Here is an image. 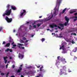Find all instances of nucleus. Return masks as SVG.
<instances>
[{"label": "nucleus", "instance_id": "59", "mask_svg": "<svg viewBox=\"0 0 77 77\" xmlns=\"http://www.w3.org/2000/svg\"><path fill=\"white\" fill-rule=\"evenodd\" d=\"M21 77H24V76L23 75H21Z\"/></svg>", "mask_w": 77, "mask_h": 77}, {"label": "nucleus", "instance_id": "7", "mask_svg": "<svg viewBox=\"0 0 77 77\" xmlns=\"http://www.w3.org/2000/svg\"><path fill=\"white\" fill-rule=\"evenodd\" d=\"M24 14V15L26 14V11L25 10H23V12L20 13V16L22 17Z\"/></svg>", "mask_w": 77, "mask_h": 77}, {"label": "nucleus", "instance_id": "17", "mask_svg": "<svg viewBox=\"0 0 77 77\" xmlns=\"http://www.w3.org/2000/svg\"><path fill=\"white\" fill-rule=\"evenodd\" d=\"M66 8H65L63 11L62 13H63L64 12L66 11Z\"/></svg>", "mask_w": 77, "mask_h": 77}, {"label": "nucleus", "instance_id": "47", "mask_svg": "<svg viewBox=\"0 0 77 77\" xmlns=\"http://www.w3.org/2000/svg\"><path fill=\"white\" fill-rule=\"evenodd\" d=\"M40 66H37V68H40Z\"/></svg>", "mask_w": 77, "mask_h": 77}, {"label": "nucleus", "instance_id": "3", "mask_svg": "<svg viewBox=\"0 0 77 77\" xmlns=\"http://www.w3.org/2000/svg\"><path fill=\"white\" fill-rule=\"evenodd\" d=\"M5 19V20L7 21L8 23H11V22H12V18H8V16H6Z\"/></svg>", "mask_w": 77, "mask_h": 77}, {"label": "nucleus", "instance_id": "24", "mask_svg": "<svg viewBox=\"0 0 77 77\" xmlns=\"http://www.w3.org/2000/svg\"><path fill=\"white\" fill-rule=\"evenodd\" d=\"M3 30V28L2 27H0V32H1Z\"/></svg>", "mask_w": 77, "mask_h": 77}, {"label": "nucleus", "instance_id": "16", "mask_svg": "<svg viewBox=\"0 0 77 77\" xmlns=\"http://www.w3.org/2000/svg\"><path fill=\"white\" fill-rule=\"evenodd\" d=\"M64 25H63V24H62V23H60L59 24V25L60 26V27H64Z\"/></svg>", "mask_w": 77, "mask_h": 77}, {"label": "nucleus", "instance_id": "21", "mask_svg": "<svg viewBox=\"0 0 77 77\" xmlns=\"http://www.w3.org/2000/svg\"><path fill=\"white\" fill-rule=\"evenodd\" d=\"M42 42H43L44 41H45V38H42Z\"/></svg>", "mask_w": 77, "mask_h": 77}, {"label": "nucleus", "instance_id": "36", "mask_svg": "<svg viewBox=\"0 0 77 77\" xmlns=\"http://www.w3.org/2000/svg\"><path fill=\"white\" fill-rule=\"evenodd\" d=\"M60 57V56H58L57 57V60H59V58Z\"/></svg>", "mask_w": 77, "mask_h": 77}, {"label": "nucleus", "instance_id": "14", "mask_svg": "<svg viewBox=\"0 0 77 77\" xmlns=\"http://www.w3.org/2000/svg\"><path fill=\"white\" fill-rule=\"evenodd\" d=\"M10 45H11L10 43H7L6 45L5 46V47H9L10 46Z\"/></svg>", "mask_w": 77, "mask_h": 77}, {"label": "nucleus", "instance_id": "20", "mask_svg": "<svg viewBox=\"0 0 77 77\" xmlns=\"http://www.w3.org/2000/svg\"><path fill=\"white\" fill-rule=\"evenodd\" d=\"M9 51V49L8 48L7 49L5 50V51H6V52H8V51Z\"/></svg>", "mask_w": 77, "mask_h": 77}, {"label": "nucleus", "instance_id": "15", "mask_svg": "<svg viewBox=\"0 0 77 77\" xmlns=\"http://www.w3.org/2000/svg\"><path fill=\"white\" fill-rule=\"evenodd\" d=\"M76 12V11H69V13L70 14H72L74 12Z\"/></svg>", "mask_w": 77, "mask_h": 77}, {"label": "nucleus", "instance_id": "64", "mask_svg": "<svg viewBox=\"0 0 77 77\" xmlns=\"http://www.w3.org/2000/svg\"><path fill=\"white\" fill-rule=\"evenodd\" d=\"M63 28H62V29H61V30H63Z\"/></svg>", "mask_w": 77, "mask_h": 77}, {"label": "nucleus", "instance_id": "38", "mask_svg": "<svg viewBox=\"0 0 77 77\" xmlns=\"http://www.w3.org/2000/svg\"><path fill=\"white\" fill-rule=\"evenodd\" d=\"M12 68H15V66L14 65H13L12 66Z\"/></svg>", "mask_w": 77, "mask_h": 77}, {"label": "nucleus", "instance_id": "39", "mask_svg": "<svg viewBox=\"0 0 77 77\" xmlns=\"http://www.w3.org/2000/svg\"><path fill=\"white\" fill-rule=\"evenodd\" d=\"M74 15L76 16L77 15V13H75L74 14Z\"/></svg>", "mask_w": 77, "mask_h": 77}, {"label": "nucleus", "instance_id": "9", "mask_svg": "<svg viewBox=\"0 0 77 77\" xmlns=\"http://www.w3.org/2000/svg\"><path fill=\"white\" fill-rule=\"evenodd\" d=\"M23 55L22 54H21L20 53H19L18 57L20 58H21V59H23Z\"/></svg>", "mask_w": 77, "mask_h": 77}, {"label": "nucleus", "instance_id": "5", "mask_svg": "<svg viewBox=\"0 0 77 77\" xmlns=\"http://www.w3.org/2000/svg\"><path fill=\"white\" fill-rule=\"evenodd\" d=\"M60 49L61 50V49H63V51H62V53H63L65 54V53H66V51H65V50H66V49L64 48V45H63L62 46L60 47Z\"/></svg>", "mask_w": 77, "mask_h": 77}, {"label": "nucleus", "instance_id": "52", "mask_svg": "<svg viewBox=\"0 0 77 77\" xmlns=\"http://www.w3.org/2000/svg\"><path fill=\"white\" fill-rule=\"evenodd\" d=\"M13 32H15V30L14 29L13 30Z\"/></svg>", "mask_w": 77, "mask_h": 77}, {"label": "nucleus", "instance_id": "53", "mask_svg": "<svg viewBox=\"0 0 77 77\" xmlns=\"http://www.w3.org/2000/svg\"><path fill=\"white\" fill-rule=\"evenodd\" d=\"M33 36H34V35H32L31 36V37H33Z\"/></svg>", "mask_w": 77, "mask_h": 77}, {"label": "nucleus", "instance_id": "37", "mask_svg": "<svg viewBox=\"0 0 77 77\" xmlns=\"http://www.w3.org/2000/svg\"><path fill=\"white\" fill-rule=\"evenodd\" d=\"M13 45V46L14 47H16V46H17V45Z\"/></svg>", "mask_w": 77, "mask_h": 77}, {"label": "nucleus", "instance_id": "33", "mask_svg": "<svg viewBox=\"0 0 77 77\" xmlns=\"http://www.w3.org/2000/svg\"><path fill=\"white\" fill-rule=\"evenodd\" d=\"M5 63L6 64V62H8V60H5Z\"/></svg>", "mask_w": 77, "mask_h": 77}, {"label": "nucleus", "instance_id": "13", "mask_svg": "<svg viewBox=\"0 0 77 77\" xmlns=\"http://www.w3.org/2000/svg\"><path fill=\"white\" fill-rule=\"evenodd\" d=\"M19 69H18L17 71V72H21V71L22 70V68L21 67H19Z\"/></svg>", "mask_w": 77, "mask_h": 77}, {"label": "nucleus", "instance_id": "41", "mask_svg": "<svg viewBox=\"0 0 77 77\" xmlns=\"http://www.w3.org/2000/svg\"><path fill=\"white\" fill-rule=\"evenodd\" d=\"M34 24H36V22H34V23H32V25H34Z\"/></svg>", "mask_w": 77, "mask_h": 77}, {"label": "nucleus", "instance_id": "57", "mask_svg": "<svg viewBox=\"0 0 77 77\" xmlns=\"http://www.w3.org/2000/svg\"><path fill=\"white\" fill-rule=\"evenodd\" d=\"M7 74L8 75V74H9V72H8Z\"/></svg>", "mask_w": 77, "mask_h": 77}, {"label": "nucleus", "instance_id": "60", "mask_svg": "<svg viewBox=\"0 0 77 77\" xmlns=\"http://www.w3.org/2000/svg\"><path fill=\"white\" fill-rule=\"evenodd\" d=\"M9 41V42H11V40H10Z\"/></svg>", "mask_w": 77, "mask_h": 77}, {"label": "nucleus", "instance_id": "30", "mask_svg": "<svg viewBox=\"0 0 77 77\" xmlns=\"http://www.w3.org/2000/svg\"><path fill=\"white\" fill-rule=\"evenodd\" d=\"M1 75H5V73H1Z\"/></svg>", "mask_w": 77, "mask_h": 77}, {"label": "nucleus", "instance_id": "58", "mask_svg": "<svg viewBox=\"0 0 77 77\" xmlns=\"http://www.w3.org/2000/svg\"><path fill=\"white\" fill-rule=\"evenodd\" d=\"M56 65H57V61H56Z\"/></svg>", "mask_w": 77, "mask_h": 77}, {"label": "nucleus", "instance_id": "18", "mask_svg": "<svg viewBox=\"0 0 77 77\" xmlns=\"http://www.w3.org/2000/svg\"><path fill=\"white\" fill-rule=\"evenodd\" d=\"M42 24V23H38L37 24V26L38 27H39Z\"/></svg>", "mask_w": 77, "mask_h": 77}, {"label": "nucleus", "instance_id": "42", "mask_svg": "<svg viewBox=\"0 0 77 77\" xmlns=\"http://www.w3.org/2000/svg\"><path fill=\"white\" fill-rule=\"evenodd\" d=\"M73 17V18H77V16H75V17Z\"/></svg>", "mask_w": 77, "mask_h": 77}, {"label": "nucleus", "instance_id": "11", "mask_svg": "<svg viewBox=\"0 0 77 77\" xmlns=\"http://www.w3.org/2000/svg\"><path fill=\"white\" fill-rule=\"evenodd\" d=\"M54 14L52 15L51 17H50L49 19H45L44 21H48L49 20H50V19H51L53 17V15Z\"/></svg>", "mask_w": 77, "mask_h": 77}, {"label": "nucleus", "instance_id": "29", "mask_svg": "<svg viewBox=\"0 0 77 77\" xmlns=\"http://www.w3.org/2000/svg\"><path fill=\"white\" fill-rule=\"evenodd\" d=\"M9 51L11 52H12V49H9Z\"/></svg>", "mask_w": 77, "mask_h": 77}, {"label": "nucleus", "instance_id": "43", "mask_svg": "<svg viewBox=\"0 0 77 77\" xmlns=\"http://www.w3.org/2000/svg\"><path fill=\"white\" fill-rule=\"evenodd\" d=\"M59 6H58V9H57V11L58 12L59 11Z\"/></svg>", "mask_w": 77, "mask_h": 77}, {"label": "nucleus", "instance_id": "44", "mask_svg": "<svg viewBox=\"0 0 77 77\" xmlns=\"http://www.w3.org/2000/svg\"><path fill=\"white\" fill-rule=\"evenodd\" d=\"M58 27L59 29H61V28L60 27H59V26H58Z\"/></svg>", "mask_w": 77, "mask_h": 77}, {"label": "nucleus", "instance_id": "49", "mask_svg": "<svg viewBox=\"0 0 77 77\" xmlns=\"http://www.w3.org/2000/svg\"><path fill=\"white\" fill-rule=\"evenodd\" d=\"M11 77H15V76L12 75V76H11Z\"/></svg>", "mask_w": 77, "mask_h": 77}, {"label": "nucleus", "instance_id": "63", "mask_svg": "<svg viewBox=\"0 0 77 77\" xmlns=\"http://www.w3.org/2000/svg\"><path fill=\"white\" fill-rule=\"evenodd\" d=\"M55 30H57V28H55Z\"/></svg>", "mask_w": 77, "mask_h": 77}, {"label": "nucleus", "instance_id": "10", "mask_svg": "<svg viewBox=\"0 0 77 77\" xmlns=\"http://www.w3.org/2000/svg\"><path fill=\"white\" fill-rule=\"evenodd\" d=\"M11 9H12L14 11H15L17 9L16 7L14 6H11Z\"/></svg>", "mask_w": 77, "mask_h": 77}, {"label": "nucleus", "instance_id": "56", "mask_svg": "<svg viewBox=\"0 0 77 77\" xmlns=\"http://www.w3.org/2000/svg\"><path fill=\"white\" fill-rule=\"evenodd\" d=\"M53 30H50V31L51 32H53Z\"/></svg>", "mask_w": 77, "mask_h": 77}, {"label": "nucleus", "instance_id": "45", "mask_svg": "<svg viewBox=\"0 0 77 77\" xmlns=\"http://www.w3.org/2000/svg\"><path fill=\"white\" fill-rule=\"evenodd\" d=\"M14 44V42H13L12 43H11V45H13V44Z\"/></svg>", "mask_w": 77, "mask_h": 77}, {"label": "nucleus", "instance_id": "54", "mask_svg": "<svg viewBox=\"0 0 77 77\" xmlns=\"http://www.w3.org/2000/svg\"><path fill=\"white\" fill-rule=\"evenodd\" d=\"M55 32V33H57V32H58V31H56Z\"/></svg>", "mask_w": 77, "mask_h": 77}, {"label": "nucleus", "instance_id": "55", "mask_svg": "<svg viewBox=\"0 0 77 77\" xmlns=\"http://www.w3.org/2000/svg\"><path fill=\"white\" fill-rule=\"evenodd\" d=\"M42 17V16H39V18H41Z\"/></svg>", "mask_w": 77, "mask_h": 77}, {"label": "nucleus", "instance_id": "31", "mask_svg": "<svg viewBox=\"0 0 77 77\" xmlns=\"http://www.w3.org/2000/svg\"><path fill=\"white\" fill-rule=\"evenodd\" d=\"M8 65H9V64H8H8H7V65H6V69L8 68Z\"/></svg>", "mask_w": 77, "mask_h": 77}, {"label": "nucleus", "instance_id": "28", "mask_svg": "<svg viewBox=\"0 0 77 77\" xmlns=\"http://www.w3.org/2000/svg\"><path fill=\"white\" fill-rule=\"evenodd\" d=\"M71 35H75V36H76V33H72L71 34Z\"/></svg>", "mask_w": 77, "mask_h": 77}, {"label": "nucleus", "instance_id": "61", "mask_svg": "<svg viewBox=\"0 0 77 77\" xmlns=\"http://www.w3.org/2000/svg\"><path fill=\"white\" fill-rule=\"evenodd\" d=\"M38 75H39V76H41V74H39Z\"/></svg>", "mask_w": 77, "mask_h": 77}, {"label": "nucleus", "instance_id": "62", "mask_svg": "<svg viewBox=\"0 0 77 77\" xmlns=\"http://www.w3.org/2000/svg\"><path fill=\"white\" fill-rule=\"evenodd\" d=\"M47 30L48 31L50 30V29H47Z\"/></svg>", "mask_w": 77, "mask_h": 77}, {"label": "nucleus", "instance_id": "22", "mask_svg": "<svg viewBox=\"0 0 77 77\" xmlns=\"http://www.w3.org/2000/svg\"><path fill=\"white\" fill-rule=\"evenodd\" d=\"M76 51H77V49L76 48H75L73 49L74 52H76Z\"/></svg>", "mask_w": 77, "mask_h": 77}, {"label": "nucleus", "instance_id": "34", "mask_svg": "<svg viewBox=\"0 0 77 77\" xmlns=\"http://www.w3.org/2000/svg\"><path fill=\"white\" fill-rule=\"evenodd\" d=\"M33 27H34V28H36V25H35L33 26Z\"/></svg>", "mask_w": 77, "mask_h": 77}, {"label": "nucleus", "instance_id": "48", "mask_svg": "<svg viewBox=\"0 0 77 77\" xmlns=\"http://www.w3.org/2000/svg\"><path fill=\"white\" fill-rule=\"evenodd\" d=\"M29 22H27V23H26V24H29Z\"/></svg>", "mask_w": 77, "mask_h": 77}, {"label": "nucleus", "instance_id": "8", "mask_svg": "<svg viewBox=\"0 0 77 77\" xmlns=\"http://www.w3.org/2000/svg\"><path fill=\"white\" fill-rule=\"evenodd\" d=\"M50 27H51V28H54V27H57V26L56 25L51 24V25H50Z\"/></svg>", "mask_w": 77, "mask_h": 77}, {"label": "nucleus", "instance_id": "19", "mask_svg": "<svg viewBox=\"0 0 77 77\" xmlns=\"http://www.w3.org/2000/svg\"><path fill=\"white\" fill-rule=\"evenodd\" d=\"M54 14V15L56 16V10H55V11L53 12Z\"/></svg>", "mask_w": 77, "mask_h": 77}, {"label": "nucleus", "instance_id": "27", "mask_svg": "<svg viewBox=\"0 0 77 77\" xmlns=\"http://www.w3.org/2000/svg\"><path fill=\"white\" fill-rule=\"evenodd\" d=\"M7 58H8V57H4V60H7L6 59H7Z\"/></svg>", "mask_w": 77, "mask_h": 77}, {"label": "nucleus", "instance_id": "6", "mask_svg": "<svg viewBox=\"0 0 77 77\" xmlns=\"http://www.w3.org/2000/svg\"><path fill=\"white\" fill-rule=\"evenodd\" d=\"M23 45H23V44H21L20 43H19V44H18V45L17 46V47H18L20 49H24V47H22L21 48V46H23Z\"/></svg>", "mask_w": 77, "mask_h": 77}, {"label": "nucleus", "instance_id": "26", "mask_svg": "<svg viewBox=\"0 0 77 77\" xmlns=\"http://www.w3.org/2000/svg\"><path fill=\"white\" fill-rule=\"evenodd\" d=\"M22 39H23V40H26V39H27V38L25 37H23V38Z\"/></svg>", "mask_w": 77, "mask_h": 77}, {"label": "nucleus", "instance_id": "32", "mask_svg": "<svg viewBox=\"0 0 77 77\" xmlns=\"http://www.w3.org/2000/svg\"><path fill=\"white\" fill-rule=\"evenodd\" d=\"M77 20V18H76V19H74V22H75V21L76 20Z\"/></svg>", "mask_w": 77, "mask_h": 77}, {"label": "nucleus", "instance_id": "50", "mask_svg": "<svg viewBox=\"0 0 77 77\" xmlns=\"http://www.w3.org/2000/svg\"><path fill=\"white\" fill-rule=\"evenodd\" d=\"M62 36H59V38H62Z\"/></svg>", "mask_w": 77, "mask_h": 77}, {"label": "nucleus", "instance_id": "51", "mask_svg": "<svg viewBox=\"0 0 77 77\" xmlns=\"http://www.w3.org/2000/svg\"><path fill=\"white\" fill-rule=\"evenodd\" d=\"M23 66V64H21L20 65V67H21V68L22 66Z\"/></svg>", "mask_w": 77, "mask_h": 77}, {"label": "nucleus", "instance_id": "12", "mask_svg": "<svg viewBox=\"0 0 77 77\" xmlns=\"http://www.w3.org/2000/svg\"><path fill=\"white\" fill-rule=\"evenodd\" d=\"M20 42L21 43H22V42H22L23 43H24V44H25V43H27V42L29 41V40H26L25 42H24V41H23V40H21V39H20Z\"/></svg>", "mask_w": 77, "mask_h": 77}, {"label": "nucleus", "instance_id": "4", "mask_svg": "<svg viewBox=\"0 0 77 77\" xmlns=\"http://www.w3.org/2000/svg\"><path fill=\"white\" fill-rule=\"evenodd\" d=\"M65 19L67 22H65L64 23L63 25L66 26H67L68 24V22H69V19L68 18L67 16H66L65 17Z\"/></svg>", "mask_w": 77, "mask_h": 77}, {"label": "nucleus", "instance_id": "46", "mask_svg": "<svg viewBox=\"0 0 77 77\" xmlns=\"http://www.w3.org/2000/svg\"><path fill=\"white\" fill-rule=\"evenodd\" d=\"M72 44H74V41H73V40H72Z\"/></svg>", "mask_w": 77, "mask_h": 77}, {"label": "nucleus", "instance_id": "1", "mask_svg": "<svg viewBox=\"0 0 77 77\" xmlns=\"http://www.w3.org/2000/svg\"><path fill=\"white\" fill-rule=\"evenodd\" d=\"M6 8H7L6 11H5V14L2 15L3 17H5L6 15L7 16H9L11 15V13L12 12V9H10V5L8 4Z\"/></svg>", "mask_w": 77, "mask_h": 77}, {"label": "nucleus", "instance_id": "25", "mask_svg": "<svg viewBox=\"0 0 77 77\" xmlns=\"http://www.w3.org/2000/svg\"><path fill=\"white\" fill-rule=\"evenodd\" d=\"M42 68H43V66H42V67L40 68V71H42Z\"/></svg>", "mask_w": 77, "mask_h": 77}, {"label": "nucleus", "instance_id": "23", "mask_svg": "<svg viewBox=\"0 0 77 77\" xmlns=\"http://www.w3.org/2000/svg\"><path fill=\"white\" fill-rule=\"evenodd\" d=\"M63 62H65V63H66V61L65 60V59L64 58H63Z\"/></svg>", "mask_w": 77, "mask_h": 77}, {"label": "nucleus", "instance_id": "35", "mask_svg": "<svg viewBox=\"0 0 77 77\" xmlns=\"http://www.w3.org/2000/svg\"><path fill=\"white\" fill-rule=\"evenodd\" d=\"M6 44V42H3L2 44Z\"/></svg>", "mask_w": 77, "mask_h": 77}, {"label": "nucleus", "instance_id": "2", "mask_svg": "<svg viewBox=\"0 0 77 77\" xmlns=\"http://www.w3.org/2000/svg\"><path fill=\"white\" fill-rule=\"evenodd\" d=\"M66 68V67L65 66H64L63 67V70H62V69H60V72L59 73L60 75H62L63 74L64 75H67V73H66V70H65Z\"/></svg>", "mask_w": 77, "mask_h": 77}, {"label": "nucleus", "instance_id": "40", "mask_svg": "<svg viewBox=\"0 0 77 77\" xmlns=\"http://www.w3.org/2000/svg\"><path fill=\"white\" fill-rule=\"evenodd\" d=\"M27 44H28L27 43L25 44L24 45L25 46H27Z\"/></svg>", "mask_w": 77, "mask_h": 77}]
</instances>
